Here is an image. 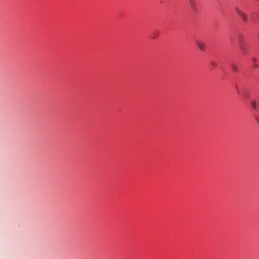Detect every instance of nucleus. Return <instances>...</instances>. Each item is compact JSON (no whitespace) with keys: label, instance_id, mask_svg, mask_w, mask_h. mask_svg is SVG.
I'll list each match as a JSON object with an SVG mask.
<instances>
[{"label":"nucleus","instance_id":"obj_1","mask_svg":"<svg viewBox=\"0 0 259 259\" xmlns=\"http://www.w3.org/2000/svg\"><path fill=\"white\" fill-rule=\"evenodd\" d=\"M235 11L239 15V16L242 19L245 23H247L248 21V18L246 14L243 12L238 7H235Z\"/></svg>","mask_w":259,"mask_h":259},{"label":"nucleus","instance_id":"obj_2","mask_svg":"<svg viewBox=\"0 0 259 259\" xmlns=\"http://www.w3.org/2000/svg\"><path fill=\"white\" fill-rule=\"evenodd\" d=\"M195 44L196 46L202 51H204L206 48L205 44L202 41L199 40H195Z\"/></svg>","mask_w":259,"mask_h":259},{"label":"nucleus","instance_id":"obj_3","mask_svg":"<svg viewBox=\"0 0 259 259\" xmlns=\"http://www.w3.org/2000/svg\"><path fill=\"white\" fill-rule=\"evenodd\" d=\"M189 4L190 6V7L192 9V10L195 12H197V4L195 0H189Z\"/></svg>","mask_w":259,"mask_h":259},{"label":"nucleus","instance_id":"obj_4","mask_svg":"<svg viewBox=\"0 0 259 259\" xmlns=\"http://www.w3.org/2000/svg\"><path fill=\"white\" fill-rule=\"evenodd\" d=\"M239 48H240V50L241 51L242 53L243 54H246L247 52V47L246 45L243 44V43H240L239 44Z\"/></svg>","mask_w":259,"mask_h":259},{"label":"nucleus","instance_id":"obj_5","mask_svg":"<svg viewBox=\"0 0 259 259\" xmlns=\"http://www.w3.org/2000/svg\"><path fill=\"white\" fill-rule=\"evenodd\" d=\"M231 67L232 70L233 72H238V67L234 64H232L231 65Z\"/></svg>","mask_w":259,"mask_h":259},{"label":"nucleus","instance_id":"obj_6","mask_svg":"<svg viewBox=\"0 0 259 259\" xmlns=\"http://www.w3.org/2000/svg\"><path fill=\"white\" fill-rule=\"evenodd\" d=\"M250 105L253 109H255L257 108V104L256 101H251L250 102Z\"/></svg>","mask_w":259,"mask_h":259},{"label":"nucleus","instance_id":"obj_7","mask_svg":"<svg viewBox=\"0 0 259 259\" xmlns=\"http://www.w3.org/2000/svg\"><path fill=\"white\" fill-rule=\"evenodd\" d=\"M252 61L253 62H254V64L253 65V67H255V68L257 67V66H258L257 64H255V62L257 61L256 59L255 58H252Z\"/></svg>","mask_w":259,"mask_h":259},{"label":"nucleus","instance_id":"obj_8","mask_svg":"<svg viewBox=\"0 0 259 259\" xmlns=\"http://www.w3.org/2000/svg\"><path fill=\"white\" fill-rule=\"evenodd\" d=\"M158 35V32H155L153 33V37H156Z\"/></svg>","mask_w":259,"mask_h":259},{"label":"nucleus","instance_id":"obj_9","mask_svg":"<svg viewBox=\"0 0 259 259\" xmlns=\"http://www.w3.org/2000/svg\"><path fill=\"white\" fill-rule=\"evenodd\" d=\"M210 64L211 65H212V67H215V65H216V64L214 62H210Z\"/></svg>","mask_w":259,"mask_h":259},{"label":"nucleus","instance_id":"obj_10","mask_svg":"<svg viewBox=\"0 0 259 259\" xmlns=\"http://www.w3.org/2000/svg\"><path fill=\"white\" fill-rule=\"evenodd\" d=\"M255 15L256 16V17L259 19V14L255 13Z\"/></svg>","mask_w":259,"mask_h":259},{"label":"nucleus","instance_id":"obj_11","mask_svg":"<svg viewBox=\"0 0 259 259\" xmlns=\"http://www.w3.org/2000/svg\"><path fill=\"white\" fill-rule=\"evenodd\" d=\"M257 104L258 105H259V102H258V104Z\"/></svg>","mask_w":259,"mask_h":259}]
</instances>
